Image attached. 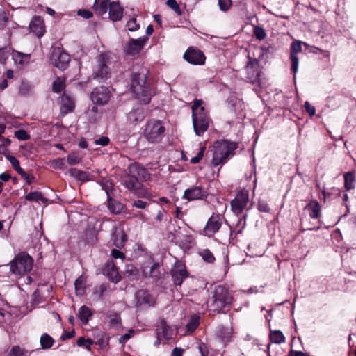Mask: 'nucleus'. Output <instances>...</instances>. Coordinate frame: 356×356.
Returning a JSON list of instances; mask_svg holds the SVG:
<instances>
[{"instance_id": "49530a36", "label": "nucleus", "mask_w": 356, "mask_h": 356, "mask_svg": "<svg viewBox=\"0 0 356 356\" xmlns=\"http://www.w3.org/2000/svg\"><path fill=\"white\" fill-rule=\"evenodd\" d=\"M126 26L129 31H135L139 29L140 26L137 23L136 19L133 17L127 22Z\"/></svg>"}, {"instance_id": "13d9d810", "label": "nucleus", "mask_w": 356, "mask_h": 356, "mask_svg": "<svg viewBox=\"0 0 356 356\" xmlns=\"http://www.w3.org/2000/svg\"><path fill=\"white\" fill-rule=\"evenodd\" d=\"M231 3V0H218L220 8L223 11L227 10L230 7Z\"/></svg>"}, {"instance_id": "603ef678", "label": "nucleus", "mask_w": 356, "mask_h": 356, "mask_svg": "<svg viewBox=\"0 0 356 356\" xmlns=\"http://www.w3.org/2000/svg\"><path fill=\"white\" fill-rule=\"evenodd\" d=\"M15 136L20 140H26L30 138V136L24 129H20L15 131Z\"/></svg>"}, {"instance_id": "2f4dec72", "label": "nucleus", "mask_w": 356, "mask_h": 356, "mask_svg": "<svg viewBox=\"0 0 356 356\" xmlns=\"http://www.w3.org/2000/svg\"><path fill=\"white\" fill-rule=\"evenodd\" d=\"M107 200L108 209L112 213L118 214L122 211L124 209V206L122 204H121L118 201L113 200L111 197L107 198Z\"/></svg>"}, {"instance_id": "6e6d98bb", "label": "nucleus", "mask_w": 356, "mask_h": 356, "mask_svg": "<svg viewBox=\"0 0 356 356\" xmlns=\"http://www.w3.org/2000/svg\"><path fill=\"white\" fill-rule=\"evenodd\" d=\"M24 352L19 346H13L10 351V356H24Z\"/></svg>"}, {"instance_id": "9b49d317", "label": "nucleus", "mask_w": 356, "mask_h": 356, "mask_svg": "<svg viewBox=\"0 0 356 356\" xmlns=\"http://www.w3.org/2000/svg\"><path fill=\"white\" fill-rule=\"evenodd\" d=\"M245 70L247 74L246 79L250 83H255L259 80L261 70L259 61L257 59L249 57V61L246 64Z\"/></svg>"}, {"instance_id": "0eeeda50", "label": "nucleus", "mask_w": 356, "mask_h": 356, "mask_svg": "<svg viewBox=\"0 0 356 356\" xmlns=\"http://www.w3.org/2000/svg\"><path fill=\"white\" fill-rule=\"evenodd\" d=\"M123 184L127 189L138 197L146 196L147 193H144L142 190L141 183L138 181L137 177L131 175L129 172L127 175L124 177Z\"/></svg>"}, {"instance_id": "aec40b11", "label": "nucleus", "mask_w": 356, "mask_h": 356, "mask_svg": "<svg viewBox=\"0 0 356 356\" xmlns=\"http://www.w3.org/2000/svg\"><path fill=\"white\" fill-rule=\"evenodd\" d=\"M112 240L117 248H121L124 245L127 236L120 227H113L112 229Z\"/></svg>"}, {"instance_id": "58836bf2", "label": "nucleus", "mask_w": 356, "mask_h": 356, "mask_svg": "<svg viewBox=\"0 0 356 356\" xmlns=\"http://www.w3.org/2000/svg\"><path fill=\"white\" fill-rule=\"evenodd\" d=\"M65 78L58 77L53 83V91L54 92H60L65 88Z\"/></svg>"}, {"instance_id": "dca6fc26", "label": "nucleus", "mask_w": 356, "mask_h": 356, "mask_svg": "<svg viewBox=\"0 0 356 356\" xmlns=\"http://www.w3.org/2000/svg\"><path fill=\"white\" fill-rule=\"evenodd\" d=\"M172 280L176 285L180 286L188 276L185 266L180 261L177 262L171 270Z\"/></svg>"}, {"instance_id": "2eb2a0df", "label": "nucleus", "mask_w": 356, "mask_h": 356, "mask_svg": "<svg viewBox=\"0 0 356 356\" xmlns=\"http://www.w3.org/2000/svg\"><path fill=\"white\" fill-rule=\"evenodd\" d=\"M110 99V92L105 86H100L93 90L91 93L92 101L97 104H106Z\"/></svg>"}, {"instance_id": "f03ea898", "label": "nucleus", "mask_w": 356, "mask_h": 356, "mask_svg": "<svg viewBox=\"0 0 356 356\" xmlns=\"http://www.w3.org/2000/svg\"><path fill=\"white\" fill-rule=\"evenodd\" d=\"M232 301V296L229 291L222 286L215 288L212 297L207 302V307L210 311L219 313Z\"/></svg>"}, {"instance_id": "c85d7f7f", "label": "nucleus", "mask_w": 356, "mask_h": 356, "mask_svg": "<svg viewBox=\"0 0 356 356\" xmlns=\"http://www.w3.org/2000/svg\"><path fill=\"white\" fill-rule=\"evenodd\" d=\"M70 175L76 179L77 180L82 181H87L91 179L92 175H90L89 173L81 171L76 168H71L69 170Z\"/></svg>"}, {"instance_id": "7ed1b4c3", "label": "nucleus", "mask_w": 356, "mask_h": 356, "mask_svg": "<svg viewBox=\"0 0 356 356\" xmlns=\"http://www.w3.org/2000/svg\"><path fill=\"white\" fill-rule=\"evenodd\" d=\"M236 143L227 140L217 141L213 145V154L211 161L214 166L225 163L230 155L234 154V151L237 148Z\"/></svg>"}, {"instance_id": "4be33fe9", "label": "nucleus", "mask_w": 356, "mask_h": 356, "mask_svg": "<svg viewBox=\"0 0 356 356\" xmlns=\"http://www.w3.org/2000/svg\"><path fill=\"white\" fill-rule=\"evenodd\" d=\"M109 18L113 22L120 21L123 16V8L120 6L118 2L109 3Z\"/></svg>"}, {"instance_id": "5fc2aeb1", "label": "nucleus", "mask_w": 356, "mask_h": 356, "mask_svg": "<svg viewBox=\"0 0 356 356\" xmlns=\"http://www.w3.org/2000/svg\"><path fill=\"white\" fill-rule=\"evenodd\" d=\"M8 18L4 11V10L0 7V29L4 27L7 22Z\"/></svg>"}, {"instance_id": "0e129e2a", "label": "nucleus", "mask_w": 356, "mask_h": 356, "mask_svg": "<svg viewBox=\"0 0 356 356\" xmlns=\"http://www.w3.org/2000/svg\"><path fill=\"white\" fill-rule=\"evenodd\" d=\"M134 333V331L133 330H130L128 333H126V334L122 335L119 338V343H125L127 340H129L131 338V334Z\"/></svg>"}, {"instance_id": "473e14b6", "label": "nucleus", "mask_w": 356, "mask_h": 356, "mask_svg": "<svg viewBox=\"0 0 356 356\" xmlns=\"http://www.w3.org/2000/svg\"><path fill=\"white\" fill-rule=\"evenodd\" d=\"M12 58L16 64L24 65L28 63L29 55L19 52L17 51H13Z\"/></svg>"}, {"instance_id": "f704fd0d", "label": "nucleus", "mask_w": 356, "mask_h": 356, "mask_svg": "<svg viewBox=\"0 0 356 356\" xmlns=\"http://www.w3.org/2000/svg\"><path fill=\"white\" fill-rule=\"evenodd\" d=\"M25 198L28 201H35V202L41 201L42 202H47V199L45 198L42 195V194L40 192H38V191H35V192L29 193V194H27L25 196Z\"/></svg>"}, {"instance_id": "b1692460", "label": "nucleus", "mask_w": 356, "mask_h": 356, "mask_svg": "<svg viewBox=\"0 0 356 356\" xmlns=\"http://www.w3.org/2000/svg\"><path fill=\"white\" fill-rule=\"evenodd\" d=\"M60 104V112L63 114L72 112L75 106L74 99L65 93L61 97Z\"/></svg>"}, {"instance_id": "864d4df0", "label": "nucleus", "mask_w": 356, "mask_h": 356, "mask_svg": "<svg viewBox=\"0 0 356 356\" xmlns=\"http://www.w3.org/2000/svg\"><path fill=\"white\" fill-rule=\"evenodd\" d=\"M19 175L26 181L27 184H30L34 180L35 177L33 175L26 172L23 169L22 171L18 172Z\"/></svg>"}, {"instance_id": "c03bdc74", "label": "nucleus", "mask_w": 356, "mask_h": 356, "mask_svg": "<svg viewBox=\"0 0 356 356\" xmlns=\"http://www.w3.org/2000/svg\"><path fill=\"white\" fill-rule=\"evenodd\" d=\"M166 5L173 10L178 15H181V10L176 0H168Z\"/></svg>"}, {"instance_id": "e433bc0d", "label": "nucleus", "mask_w": 356, "mask_h": 356, "mask_svg": "<svg viewBox=\"0 0 356 356\" xmlns=\"http://www.w3.org/2000/svg\"><path fill=\"white\" fill-rule=\"evenodd\" d=\"M270 339L275 343H282L285 341V337L280 330H275L270 334Z\"/></svg>"}, {"instance_id": "f3484780", "label": "nucleus", "mask_w": 356, "mask_h": 356, "mask_svg": "<svg viewBox=\"0 0 356 356\" xmlns=\"http://www.w3.org/2000/svg\"><path fill=\"white\" fill-rule=\"evenodd\" d=\"M290 58L291 60V70L294 74L297 73L298 70L299 60L297 54L302 51V43L300 41L293 42L291 44Z\"/></svg>"}, {"instance_id": "c756f323", "label": "nucleus", "mask_w": 356, "mask_h": 356, "mask_svg": "<svg viewBox=\"0 0 356 356\" xmlns=\"http://www.w3.org/2000/svg\"><path fill=\"white\" fill-rule=\"evenodd\" d=\"M91 310L86 306H81L78 312V317L82 324L86 325L88 323L89 318L92 316Z\"/></svg>"}, {"instance_id": "8fccbe9b", "label": "nucleus", "mask_w": 356, "mask_h": 356, "mask_svg": "<svg viewBox=\"0 0 356 356\" xmlns=\"http://www.w3.org/2000/svg\"><path fill=\"white\" fill-rule=\"evenodd\" d=\"M198 325V319L196 318H193L186 325V327L188 332H193L197 327Z\"/></svg>"}, {"instance_id": "20e7f679", "label": "nucleus", "mask_w": 356, "mask_h": 356, "mask_svg": "<svg viewBox=\"0 0 356 356\" xmlns=\"http://www.w3.org/2000/svg\"><path fill=\"white\" fill-rule=\"evenodd\" d=\"M165 128L159 120H150L145 125L143 136L149 143H160L165 136Z\"/></svg>"}, {"instance_id": "4468645a", "label": "nucleus", "mask_w": 356, "mask_h": 356, "mask_svg": "<svg viewBox=\"0 0 356 356\" xmlns=\"http://www.w3.org/2000/svg\"><path fill=\"white\" fill-rule=\"evenodd\" d=\"M184 58L192 65H202L206 58L202 51L188 48L184 54Z\"/></svg>"}, {"instance_id": "72a5a7b5", "label": "nucleus", "mask_w": 356, "mask_h": 356, "mask_svg": "<svg viewBox=\"0 0 356 356\" xmlns=\"http://www.w3.org/2000/svg\"><path fill=\"white\" fill-rule=\"evenodd\" d=\"M306 209H308L311 211L310 216L312 218H318L320 216V205L317 201H312L309 202L307 207Z\"/></svg>"}, {"instance_id": "052dcab7", "label": "nucleus", "mask_w": 356, "mask_h": 356, "mask_svg": "<svg viewBox=\"0 0 356 356\" xmlns=\"http://www.w3.org/2000/svg\"><path fill=\"white\" fill-rule=\"evenodd\" d=\"M111 256L113 259H120L122 261H124V259H125L124 254L117 249L112 250Z\"/></svg>"}, {"instance_id": "39448f33", "label": "nucleus", "mask_w": 356, "mask_h": 356, "mask_svg": "<svg viewBox=\"0 0 356 356\" xmlns=\"http://www.w3.org/2000/svg\"><path fill=\"white\" fill-rule=\"evenodd\" d=\"M10 266L13 273L22 275L32 270L33 259L27 253L20 252L10 262Z\"/></svg>"}, {"instance_id": "5701e85b", "label": "nucleus", "mask_w": 356, "mask_h": 356, "mask_svg": "<svg viewBox=\"0 0 356 356\" xmlns=\"http://www.w3.org/2000/svg\"><path fill=\"white\" fill-rule=\"evenodd\" d=\"M136 305L138 306L148 305L153 306L154 304V299L151 295L143 290L138 291L136 293Z\"/></svg>"}, {"instance_id": "774afa93", "label": "nucleus", "mask_w": 356, "mask_h": 356, "mask_svg": "<svg viewBox=\"0 0 356 356\" xmlns=\"http://www.w3.org/2000/svg\"><path fill=\"white\" fill-rule=\"evenodd\" d=\"M202 104V101L201 99H196L194 102L191 107L193 113H194V112H200Z\"/></svg>"}, {"instance_id": "e2e57ef3", "label": "nucleus", "mask_w": 356, "mask_h": 356, "mask_svg": "<svg viewBox=\"0 0 356 356\" xmlns=\"http://www.w3.org/2000/svg\"><path fill=\"white\" fill-rule=\"evenodd\" d=\"M109 143V138L106 136H102L99 139H97L95 140V145H101V146H106Z\"/></svg>"}, {"instance_id": "a19ab883", "label": "nucleus", "mask_w": 356, "mask_h": 356, "mask_svg": "<svg viewBox=\"0 0 356 356\" xmlns=\"http://www.w3.org/2000/svg\"><path fill=\"white\" fill-rule=\"evenodd\" d=\"M200 255L202 259L207 263H213L215 261V257L211 252L207 249H204L200 252Z\"/></svg>"}, {"instance_id": "09e8293b", "label": "nucleus", "mask_w": 356, "mask_h": 356, "mask_svg": "<svg viewBox=\"0 0 356 356\" xmlns=\"http://www.w3.org/2000/svg\"><path fill=\"white\" fill-rule=\"evenodd\" d=\"M67 161L70 165H76L81 162V159L76 153L73 152L68 155Z\"/></svg>"}, {"instance_id": "338daca9", "label": "nucleus", "mask_w": 356, "mask_h": 356, "mask_svg": "<svg viewBox=\"0 0 356 356\" xmlns=\"http://www.w3.org/2000/svg\"><path fill=\"white\" fill-rule=\"evenodd\" d=\"M258 209L261 212L268 213L270 211V209L268 207V204L266 203L265 202H259Z\"/></svg>"}, {"instance_id": "c9c22d12", "label": "nucleus", "mask_w": 356, "mask_h": 356, "mask_svg": "<svg viewBox=\"0 0 356 356\" xmlns=\"http://www.w3.org/2000/svg\"><path fill=\"white\" fill-rule=\"evenodd\" d=\"M355 181L353 173L348 172L344 175V185L348 191L355 188Z\"/></svg>"}, {"instance_id": "cd10ccee", "label": "nucleus", "mask_w": 356, "mask_h": 356, "mask_svg": "<svg viewBox=\"0 0 356 356\" xmlns=\"http://www.w3.org/2000/svg\"><path fill=\"white\" fill-rule=\"evenodd\" d=\"M109 1L108 0H95V3L93 5V9L99 15L106 14L109 8Z\"/></svg>"}, {"instance_id": "393cba45", "label": "nucleus", "mask_w": 356, "mask_h": 356, "mask_svg": "<svg viewBox=\"0 0 356 356\" xmlns=\"http://www.w3.org/2000/svg\"><path fill=\"white\" fill-rule=\"evenodd\" d=\"M127 121L130 124H136L142 122L145 118V112L143 107L134 108L127 114Z\"/></svg>"}, {"instance_id": "a878e982", "label": "nucleus", "mask_w": 356, "mask_h": 356, "mask_svg": "<svg viewBox=\"0 0 356 356\" xmlns=\"http://www.w3.org/2000/svg\"><path fill=\"white\" fill-rule=\"evenodd\" d=\"M29 27L31 31L35 33L38 37H41L44 35V23L40 17H35L31 22Z\"/></svg>"}, {"instance_id": "a18cd8bd", "label": "nucleus", "mask_w": 356, "mask_h": 356, "mask_svg": "<svg viewBox=\"0 0 356 356\" xmlns=\"http://www.w3.org/2000/svg\"><path fill=\"white\" fill-rule=\"evenodd\" d=\"M254 34L255 37L259 40H264L266 37L264 29L261 26H255L254 28Z\"/></svg>"}, {"instance_id": "4c0bfd02", "label": "nucleus", "mask_w": 356, "mask_h": 356, "mask_svg": "<svg viewBox=\"0 0 356 356\" xmlns=\"http://www.w3.org/2000/svg\"><path fill=\"white\" fill-rule=\"evenodd\" d=\"M54 339L49 334L44 333L40 337V344L43 349L50 348L53 343Z\"/></svg>"}, {"instance_id": "a211bd4d", "label": "nucleus", "mask_w": 356, "mask_h": 356, "mask_svg": "<svg viewBox=\"0 0 356 356\" xmlns=\"http://www.w3.org/2000/svg\"><path fill=\"white\" fill-rule=\"evenodd\" d=\"M147 40L145 37H141L138 39L131 40L126 45L125 51L128 54L134 55L138 53L144 46Z\"/></svg>"}, {"instance_id": "423d86ee", "label": "nucleus", "mask_w": 356, "mask_h": 356, "mask_svg": "<svg viewBox=\"0 0 356 356\" xmlns=\"http://www.w3.org/2000/svg\"><path fill=\"white\" fill-rule=\"evenodd\" d=\"M193 129L196 135L202 136L207 130L210 123V118L201 107L200 112L192 113Z\"/></svg>"}, {"instance_id": "79ce46f5", "label": "nucleus", "mask_w": 356, "mask_h": 356, "mask_svg": "<svg viewBox=\"0 0 356 356\" xmlns=\"http://www.w3.org/2000/svg\"><path fill=\"white\" fill-rule=\"evenodd\" d=\"M6 158L10 161L13 168L17 172L22 171V168L20 167L19 161L13 156L7 154Z\"/></svg>"}, {"instance_id": "7c9ffc66", "label": "nucleus", "mask_w": 356, "mask_h": 356, "mask_svg": "<svg viewBox=\"0 0 356 356\" xmlns=\"http://www.w3.org/2000/svg\"><path fill=\"white\" fill-rule=\"evenodd\" d=\"M106 316L109 320V324L114 328H118L121 326V318L119 314L109 311L106 314Z\"/></svg>"}, {"instance_id": "ddd939ff", "label": "nucleus", "mask_w": 356, "mask_h": 356, "mask_svg": "<svg viewBox=\"0 0 356 356\" xmlns=\"http://www.w3.org/2000/svg\"><path fill=\"white\" fill-rule=\"evenodd\" d=\"M207 195V191L203 187L195 186L185 190L182 197L188 201H193L204 200Z\"/></svg>"}, {"instance_id": "f257e3e1", "label": "nucleus", "mask_w": 356, "mask_h": 356, "mask_svg": "<svg viewBox=\"0 0 356 356\" xmlns=\"http://www.w3.org/2000/svg\"><path fill=\"white\" fill-rule=\"evenodd\" d=\"M131 88L136 97L142 103L147 104L150 102L152 93L146 84L144 70L135 72L132 75Z\"/></svg>"}, {"instance_id": "680f3d73", "label": "nucleus", "mask_w": 356, "mask_h": 356, "mask_svg": "<svg viewBox=\"0 0 356 356\" xmlns=\"http://www.w3.org/2000/svg\"><path fill=\"white\" fill-rule=\"evenodd\" d=\"M305 108L306 111L310 116H313L316 113V108L314 106L311 105L309 102H305Z\"/></svg>"}, {"instance_id": "69168bd1", "label": "nucleus", "mask_w": 356, "mask_h": 356, "mask_svg": "<svg viewBox=\"0 0 356 356\" xmlns=\"http://www.w3.org/2000/svg\"><path fill=\"white\" fill-rule=\"evenodd\" d=\"M77 13L85 19H90L92 17V13L88 10H79Z\"/></svg>"}, {"instance_id": "37998d69", "label": "nucleus", "mask_w": 356, "mask_h": 356, "mask_svg": "<svg viewBox=\"0 0 356 356\" xmlns=\"http://www.w3.org/2000/svg\"><path fill=\"white\" fill-rule=\"evenodd\" d=\"M10 54V48L3 47L0 48V63L3 64Z\"/></svg>"}, {"instance_id": "6ab92c4d", "label": "nucleus", "mask_w": 356, "mask_h": 356, "mask_svg": "<svg viewBox=\"0 0 356 356\" xmlns=\"http://www.w3.org/2000/svg\"><path fill=\"white\" fill-rule=\"evenodd\" d=\"M156 334L159 341L162 339L167 340L172 338V330L164 320H161L157 325Z\"/></svg>"}, {"instance_id": "bf43d9fd", "label": "nucleus", "mask_w": 356, "mask_h": 356, "mask_svg": "<svg viewBox=\"0 0 356 356\" xmlns=\"http://www.w3.org/2000/svg\"><path fill=\"white\" fill-rule=\"evenodd\" d=\"M75 289L76 291H83L84 288V280L82 277H79L74 282Z\"/></svg>"}, {"instance_id": "de8ad7c7", "label": "nucleus", "mask_w": 356, "mask_h": 356, "mask_svg": "<svg viewBox=\"0 0 356 356\" xmlns=\"http://www.w3.org/2000/svg\"><path fill=\"white\" fill-rule=\"evenodd\" d=\"M76 343L79 346H85L88 350H90V345L93 343V341L90 339H86L83 337H80Z\"/></svg>"}, {"instance_id": "ea45409f", "label": "nucleus", "mask_w": 356, "mask_h": 356, "mask_svg": "<svg viewBox=\"0 0 356 356\" xmlns=\"http://www.w3.org/2000/svg\"><path fill=\"white\" fill-rule=\"evenodd\" d=\"M102 186L107 195V198L111 197L113 190V183L108 179H104L102 181Z\"/></svg>"}, {"instance_id": "412c9836", "label": "nucleus", "mask_w": 356, "mask_h": 356, "mask_svg": "<svg viewBox=\"0 0 356 356\" xmlns=\"http://www.w3.org/2000/svg\"><path fill=\"white\" fill-rule=\"evenodd\" d=\"M131 175H134L136 177L142 180L146 181L149 178V174L147 170L138 163L131 164L128 168Z\"/></svg>"}, {"instance_id": "3c124183", "label": "nucleus", "mask_w": 356, "mask_h": 356, "mask_svg": "<svg viewBox=\"0 0 356 356\" xmlns=\"http://www.w3.org/2000/svg\"><path fill=\"white\" fill-rule=\"evenodd\" d=\"M42 302V296L38 290H35L32 295L31 302L33 305H36Z\"/></svg>"}, {"instance_id": "bb28decb", "label": "nucleus", "mask_w": 356, "mask_h": 356, "mask_svg": "<svg viewBox=\"0 0 356 356\" xmlns=\"http://www.w3.org/2000/svg\"><path fill=\"white\" fill-rule=\"evenodd\" d=\"M105 271L107 276L113 282L117 283L120 280L121 276L118 273V268L113 263L108 264L107 268Z\"/></svg>"}, {"instance_id": "1a4fd4ad", "label": "nucleus", "mask_w": 356, "mask_h": 356, "mask_svg": "<svg viewBox=\"0 0 356 356\" xmlns=\"http://www.w3.org/2000/svg\"><path fill=\"white\" fill-rule=\"evenodd\" d=\"M70 60L68 54L60 48H55L51 54V61L55 67L62 70H65Z\"/></svg>"}, {"instance_id": "9d476101", "label": "nucleus", "mask_w": 356, "mask_h": 356, "mask_svg": "<svg viewBox=\"0 0 356 356\" xmlns=\"http://www.w3.org/2000/svg\"><path fill=\"white\" fill-rule=\"evenodd\" d=\"M108 58L106 54H102L97 58L98 66L94 74V79L104 80L108 78L110 71L107 66Z\"/></svg>"}, {"instance_id": "4d7b16f0", "label": "nucleus", "mask_w": 356, "mask_h": 356, "mask_svg": "<svg viewBox=\"0 0 356 356\" xmlns=\"http://www.w3.org/2000/svg\"><path fill=\"white\" fill-rule=\"evenodd\" d=\"M107 288L105 284H101L98 289L94 291L93 294L98 298V299H102L104 293L106 291Z\"/></svg>"}, {"instance_id": "6e6552de", "label": "nucleus", "mask_w": 356, "mask_h": 356, "mask_svg": "<svg viewBox=\"0 0 356 356\" xmlns=\"http://www.w3.org/2000/svg\"><path fill=\"white\" fill-rule=\"evenodd\" d=\"M249 201L248 191L238 192L231 202L232 211L236 215L242 213Z\"/></svg>"}, {"instance_id": "f8f14e48", "label": "nucleus", "mask_w": 356, "mask_h": 356, "mask_svg": "<svg viewBox=\"0 0 356 356\" xmlns=\"http://www.w3.org/2000/svg\"><path fill=\"white\" fill-rule=\"evenodd\" d=\"M222 225L221 217L218 214H213L208 220L205 227L204 228V234L211 237L213 236Z\"/></svg>"}]
</instances>
